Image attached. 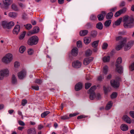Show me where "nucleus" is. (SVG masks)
<instances>
[{
	"instance_id": "aec40b11",
	"label": "nucleus",
	"mask_w": 134,
	"mask_h": 134,
	"mask_svg": "<svg viewBox=\"0 0 134 134\" xmlns=\"http://www.w3.org/2000/svg\"><path fill=\"white\" fill-rule=\"evenodd\" d=\"M124 120L127 123L130 124L131 123V120L130 118L127 115H125L123 117Z\"/></svg>"
},
{
	"instance_id": "9d476101",
	"label": "nucleus",
	"mask_w": 134,
	"mask_h": 134,
	"mask_svg": "<svg viewBox=\"0 0 134 134\" xmlns=\"http://www.w3.org/2000/svg\"><path fill=\"white\" fill-rule=\"evenodd\" d=\"M106 14V13L105 11H102L101 13L98 14L97 16L98 20L99 21L103 20L104 19V16H105Z\"/></svg>"
},
{
	"instance_id": "393cba45",
	"label": "nucleus",
	"mask_w": 134,
	"mask_h": 134,
	"mask_svg": "<svg viewBox=\"0 0 134 134\" xmlns=\"http://www.w3.org/2000/svg\"><path fill=\"white\" fill-rule=\"evenodd\" d=\"M103 25L100 22H99L96 24V27L99 29L102 30L103 29Z\"/></svg>"
},
{
	"instance_id": "7ed1b4c3",
	"label": "nucleus",
	"mask_w": 134,
	"mask_h": 134,
	"mask_svg": "<svg viewBox=\"0 0 134 134\" xmlns=\"http://www.w3.org/2000/svg\"><path fill=\"white\" fill-rule=\"evenodd\" d=\"M38 41V38L36 36L32 37L28 40L27 44L30 45H32L37 44Z\"/></svg>"
},
{
	"instance_id": "ddd939ff",
	"label": "nucleus",
	"mask_w": 134,
	"mask_h": 134,
	"mask_svg": "<svg viewBox=\"0 0 134 134\" xmlns=\"http://www.w3.org/2000/svg\"><path fill=\"white\" fill-rule=\"evenodd\" d=\"M10 0H5L3 2V4L2 6V8L6 9L8 8V6L10 4Z\"/></svg>"
},
{
	"instance_id": "a19ab883",
	"label": "nucleus",
	"mask_w": 134,
	"mask_h": 134,
	"mask_svg": "<svg viewBox=\"0 0 134 134\" xmlns=\"http://www.w3.org/2000/svg\"><path fill=\"white\" fill-rule=\"evenodd\" d=\"M26 49L25 47L24 46H22L20 47L19 49V51L21 53H23L25 51Z\"/></svg>"
},
{
	"instance_id": "5fc2aeb1",
	"label": "nucleus",
	"mask_w": 134,
	"mask_h": 134,
	"mask_svg": "<svg viewBox=\"0 0 134 134\" xmlns=\"http://www.w3.org/2000/svg\"><path fill=\"white\" fill-rule=\"evenodd\" d=\"M77 45L78 47H82V43L81 42L79 41L77 42Z\"/></svg>"
},
{
	"instance_id": "1a4fd4ad",
	"label": "nucleus",
	"mask_w": 134,
	"mask_h": 134,
	"mask_svg": "<svg viewBox=\"0 0 134 134\" xmlns=\"http://www.w3.org/2000/svg\"><path fill=\"white\" fill-rule=\"evenodd\" d=\"M126 11V8H124L120 10L119 11L115 13L114 15L115 17H117L120 15L125 13Z\"/></svg>"
},
{
	"instance_id": "c9c22d12",
	"label": "nucleus",
	"mask_w": 134,
	"mask_h": 134,
	"mask_svg": "<svg viewBox=\"0 0 134 134\" xmlns=\"http://www.w3.org/2000/svg\"><path fill=\"white\" fill-rule=\"evenodd\" d=\"M92 53V52L91 50L89 49L86 52L85 54L86 56H89L91 55Z\"/></svg>"
},
{
	"instance_id": "a18cd8bd",
	"label": "nucleus",
	"mask_w": 134,
	"mask_h": 134,
	"mask_svg": "<svg viewBox=\"0 0 134 134\" xmlns=\"http://www.w3.org/2000/svg\"><path fill=\"white\" fill-rule=\"evenodd\" d=\"M108 67L107 65H105L104 67L103 72L104 74H106L107 72Z\"/></svg>"
},
{
	"instance_id": "0eeeda50",
	"label": "nucleus",
	"mask_w": 134,
	"mask_h": 134,
	"mask_svg": "<svg viewBox=\"0 0 134 134\" xmlns=\"http://www.w3.org/2000/svg\"><path fill=\"white\" fill-rule=\"evenodd\" d=\"M40 30L39 27L37 26H35L33 29L32 30L29 31L27 33V35L29 36L35 34L38 32Z\"/></svg>"
},
{
	"instance_id": "6ab92c4d",
	"label": "nucleus",
	"mask_w": 134,
	"mask_h": 134,
	"mask_svg": "<svg viewBox=\"0 0 134 134\" xmlns=\"http://www.w3.org/2000/svg\"><path fill=\"white\" fill-rule=\"evenodd\" d=\"M78 49L76 48H73L71 51V54L74 56H76L78 54Z\"/></svg>"
},
{
	"instance_id": "f8f14e48",
	"label": "nucleus",
	"mask_w": 134,
	"mask_h": 134,
	"mask_svg": "<svg viewBox=\"0 0 134 134\" xmlns=\"http://www.w3.org/2000/svg\"><path fill=\"white\" fill-rule=\"evenodd\" d=\"M26 72L24 70L21 71L18 73V78L21 79H23L25 76Z\"/></svg>"
},
{
	"instance_id": "412c9836",
	"label": "nucleus",
	"mask_w": 134,
	"mask_h": 134,
	"mask_svg": "<svg viewBox=\"0 0 134 134\" xmlns=\"http://www.w3.org/2000/svg\"><path fill=\"white\" fill-rule=\"evenodd\" d=\"M28 134H36V132L35 129L34 128H31L27 131Z\"/></svg>"
},
{
	"instance_id": "2f4dec72",
	"label": "nucleus",
	"mask_w": 134,
	"mask_h": 134,
	"mask_svg": "<svg viewBox=\"0 0 134 134\" xmlns=\"http://www.w3.org/2000/svg\"><path fill=\"white\" fill-rule=\"evenodd\" d=\"M17 80L16 77L14 75H13L12 76V83L13 84H15L17 83Z\"/></svg>"
},
{
	"instance_id": "37998d69",
	"label": "nucleus",
	"mask_w": 134,
	"mask_h": 134,
	"mask_svg": "<svg viewBox=\"0 0 134 134\" xmlns=\"http://www.w3.org/2000/svg\"><path fill=\"white\" fill-rule=\"evenodd\" d=\"M85 88L86 89H88L91 85V83L87 82L85 83Z\"/></svg>"
},
{
	"instance_id": "864d4df0",
	"label": "nucleus",
	"mask_w": 134,
	"mask_h": 134,
	"mask_svg": "<svg viewBox=\"0 0 134 134\" xmlns=\"http://www.w3.org/2000/svg\"><path fill=\"white\" fill-rule=\"evenodd\" d=\"M60 118L62 120H65L69 119V118L68 116L65 115L60 117Z\"/></svg>"
},
{
	"instance_id": "c03bdc74",
	"label": "nucleus",
	"mask_w": 134,
	"mask_h": 134,
	"mask_svg": "<svg viewBox=\"0 0 134 134\" xmlns=\"http://www.w3.org/2000/svg\"><path fill=\"white\" fill-rule=\"evenodd\" d=\"M86 27L87 29H90L93 26L90 23H88L86 25Z\"/></svg>"
},
{
	"instance_id": "bb28decb",
	"label": "nucleus",
	"mask_w": 134,
	"mask_h": 134,
	"mask_svg": "<svg viewBox=\"0 0 134 134\" xmlns=\"http://www.w3.org/2000/svg\"><path fill=\"white\" fill-rule=\"evenodd\" d=\"M14 25V23L13 21H11L8 23L7 28L8 29H11Z\"/></svg>"
},
{
	"instance_id": "a211bd4d",
	"label": "nucleus",
	"mask_w": 134,
	"mask_h": 134,
	"mask_svg": "<svg viewBox=\"0 0 134 134\" xmlns=\"http://www.w3.org/2000/svg\"><path fill=\"white\" fill-rule=\"evenodd\" d=\"M88 31L87 30H82L80 31L79 32L80 36H85L87 34Z\"/></svg>"
},
{
	"instance_id": "f257e3e1",
	"label": "nucleus",
	"mask_w": 134,
	"mask_h": 134,
	"mask_svg": "<svg viewBox=\"0 0 134 134\" xmlns=\"http://www.w3.org/2000/svg\"><path fill=\"white\" fill-rule=\"evenodd\" d=\"M134 19L132 16H126L123 19V21L124 22V26L125 28L132 27L134 26Z\"/></svg>"
},
{
	"instance_id": "ea45409f",
	"label": "nucleus",
	"mask_w": 134,
	"mask_h": 134,
	"mask_svg": "<svg viewBox=\"0 0 134 134\" xmlns=\"http://www.w3.org/2000/svg\"><path fill=\"white\" fill-rule=\"evenodd\" d=\"M122 20V18L121 17L119 18L115 22V25H119L121 23V21Z\"/></svg>"
},
{
	"instance_id": "8fccbe9b",
	"label": "nucleus",
	"mask_w": 134,
	"mask_h": 134,
	"mask_svg": "<svg viewBox=\"0 0 134 134\" xmlns=\"http://www.w3.org/2000/svg\"><path fill=\"white\" fill-rule=\"evenodd\" d=\"M36 83H37L38 85H41L42 83V81L41 80L39 79H36L35 81Z\"/></svg>"
},
{
	"instance_id": "7c9ffc66",
	"label": "nucleus",
	"mask_w": 134,
	"mask_h": 134,
	"mask_svg": "<svg viewBox=\"0 0 134 134\" xmlns=\"http://www.w3.org/2000/svg\"><path fill=\"white\" fill-rule=\"evenodd\" d=\"M91 39L89 38L85 37L84 39V43L86 44H88L90 42Z\"/></svg>"
},
{
	"instance_id": "f704fd0d",
	"label": "nucleus",
	"mask_w": 134,
	"mask_h": 134,
	"mask_svg": "<svg viewBox=\"0 0 134 134\" xmlns=\"http://www.w3.org/2000/svg\"><path fill=\"white\" fill-rule=\"evenodd\" d=\"M90 94V98L91 100H93L96 97L95 93H88Z\"/></svg>"
},
{
	"instance_id": "2eb2a0df",
	"label": "nucleus",
	"mask_w": 134,
	"mask_h": 134,
	"mask_svg": "<svg viewBox=\"0 0 134 134\" xmlns=\"http://www.w3.org/2000/svg\"><path fill=\"white\" fill-rule=\"evenodd\" d=\"M20 28L19 25H15L13 31L14 34L17 35L19 32Z\"/></svg>"
},
{
	"instance_id": "72a5a7b5",
	"label": "nucleus",
	"mask_w": 134,
	"mask_h": 134,
	"mask_svg": "<svg viewBox=\"0 0 134 134\" xmlns=\"http://www.w3.org/2000/svg\"><path fill=\"white\" fill-rule=\"evenodd\" d=\"M113 14L111 12H110L108 13L106 15V18L107 19H110L111 18L113 15Z\"/></svg>"
},
{
	"instance_id": "dca6fc26",
	"label": "nucleus",
	"mask_w": 134,
	"mask_h": 134,
	"mask_svg": "<svg viewBox=\"0 0 134 134\" xmlns=\"http://www.w3.org/2000/svg\"><path fill=\"white\" fill-rule=\"evenodd\" d=\"M116 70L118 73L121 74L122 73L123 70L122 66L121 65H115Z\"/></svg>"
},
{
	"instance_id": "b1692460",
	"label": "nucleus",
	"mask_w": 134,
	"mask_h": 134,
	"mask_svg": "<svg viewBox=\"0 0 134 134\" xmlns=\"http://www.w3.org/2000/svg\"><path fill=\"white\" fill-rule=\"evenodd\" d=\"M96 88V87L95 86H92L90 88L89 90L88 91V93H95L94 91Z\"/></svg>"
},
{
	"instance_id": "473e14b6",
	"label": "nucleus",
	"mask_w": 134,
	"mask_h": 134,
	"mask_svg": "<svg viewBox=\"0 0 134 134\" xmlns=\"http://www.w3.org/2000/svg\"><path fill=\"white\" fill-rule=\"evenodd\" d=\"M97 34V31L95 30H92L91 32V36L93 37H96Z\"/></svg>"
},
{
	"instance_id": "4468645a",
	"label": "nucleus",
	"mask_w": 134,
	"mask_h": 134,
	"mask_svg": "<svg viewBox=\"0 0 134 134\" xmlns=\"http://www.w3.org/2000/svg\"><path fill=\"white\" fill-rule=\"evenodd\" d=\"M93 58L92 57L86 58L83 60V64L85 65H87L91 62L93 60Z\"/></svg>"
},
{
	"instance_id": "69168bd1",
	"label": "nucleus",
	"mask_w": 134,
	"mask_h": 134,
	"mask_svg": "<svg viewBox=\"0 0 134 134\" xmlns=\"http://www.w3.org/2000/svg\"><path fill=\"white\" fill-rule=\"evenodd\" d=\"M129 114L130 116L133 118H134V111H131L130 112Z\"/></svg>"
},
{
	"instance_id": "f3484780",
	"label": "nucleus",
	"mask_w": 134,
	"mask_h": 134,
	"mask_svg": "<svg viewBox=\"0 0 134 134\" xmlns=\"http://www.w3.org/2000/svg\"><path fill=\"white\" fill-rule=\"evenodd\" d=\"M82 84L81 83L79 82L75 85V90L76 91H79L82 89Z\"/></svg>"
},
{
	"instance_id": "e2e57ef3",
	"label": "nucleus",
	"mask_w": 134,
	"mask_h": 134,
	"mask_svg": "<svg viewBox=\"0 0 134 134\" xmlns=\"http://www.w3.org/2000/svg\"><path fill=\"white\" fill-rule=\"evenodd\" d=\"M32 89L36 90H39V87L38 86H32Z\"/></svg>"
},
{
	"instance_id": "603ef678",
	"label": "nucleus",
	"mask_w": 134,
	"mask_h": 134,
	"mask_svg": "<svg viewBox=\"0 0 134 134\" xmlns=\"http://www.w3.org/2000/svg\"><path fill=\"white\" fill-rule=\"evenodd\" d=\"M117 94L116 92H113L111 95V98H115L117 97Z\"/></svg>"
},
{
	"instance_id": "774afa93",
	"label": "nucleus",
	"mask_w": 134,
	"mask_h": 134,
	"mask_svg": "<svg viewBox=\"0 0 134 134\" xmlns=\"http://www.w3.org/2000/svg\"><path fill=\"white\" fill-rule=\"evenodd\" d=\"M19 4L20 7L22 9H24L25 7V5L21 3H19Z\"/></svg>"
},
{
	"instance_id": "13d9d810",
	"label": "nucleus",
	"mask_w": 134,
	"mask_h": 134,
	"mask_svg": "<svg viewBox=\"0 0 134 134\" xmlns=\"http://www.w3.org/2000/svg\"><path fill=\"white\" fill-rule=\"evenodd\" d=\"M108 46V44L107 43H104L103 44L102 48L103 49H105Z\"/></svg>"
},
{
	"instance_id": "a878e982",
	"label": "nucleus",
	"mask_w": 134,
	"mask_h": 134,
	"mask_svg": "<svg viewBox=\"0 0 134 134\" xmlns=\"http://www.w3.org/2000/svg\"><path fill=\"white\" fill-rule=\"evenodd\" d=\"M113 103L111 101L109 102L106 105L105 109L106 110H108L112 107Z\"/></svg>"
},
{
	"instance_id": "6e6d98bb",
	"label": "nucleus",
	"mask_w": 134,
	"mask_h": 134,
	"mask_svg": "<svg viewBox=\"0 0 134 134\" xmlns=\"http://www.w3.org/2000/svg\"><path fill=\"white\" fill-rule=\"evenodd\" d=\"M27 101L26 99H23L21 102V104L23 106H24L27 103Z\"/></svg>"
},
{
	"instance_id": "680f3d73",
	"label": "nucleus",
	"mask_w": 134,
	"mask_h": 134,
	"mask_svg": "<svg viewBox=\"0 0 134 134\" xmlns=\"http://www.w3.org/2000/svg\"><path fill=\"white\" fill-rule=\"evenodd\" d=\"M79 113H75L73 114H69V116L70 117H72L73 116H74L77 115L79 114Z\"/></svg>"
},
{
	"instance_id": "f03ea898",
	"label": "nucleus",
	"mask_w": 134,
	"mask_h": 134,
	"mask_svg": "<svg viewBox=\"0 0 134 134\" xmlns=\"http://www.w3.org/2000/svg\"><path fill=\"white\" fill-rule=\"evenodd\" d=\"M127 38L126 37L122 38L121 36L116 37V40L117 41L120 40L119 42V44L116 47V49L117 51L119 50L122 48L126 43Z\"/></svg>"
},
{
	"instance_id": "cd10ccee",
	"label": "nucleus",
	"mask_w": 134,
	"mask_h": 134,
	"mask_svg": "<svg viewBox=\"0 0 134 134\" xmlns=\"http://www.w3.org/2000/svg\"><path fill=\"white\" fill-rule=\"evenodd\" d=\"M11 8L13 10L15 11H18L19 10L17 5L13 3L12 4Z\"/></svg>"
},
{
	"instance_id": "0e129e2a",
	"label": "nucleus",
	"mask_w": 134,
	"mask_h": 134,
	"mask_svg": "<svg viewBox=\"0 0 134 134\" xmlns=\"http://www.w3.org/2000/svg\"><path fill=\"white\" fill-rule=\"evenodd\" d=\"M19 66V63L18 62H16L14 63V66L15 68H18Z\"/></svg>"
},
{
	"instance_id": "3c124183",
	"label": "nucleus",
	"mask_w": 134,
	"mask_h": 134,
	"mask_svg": "<svg viewBox=\"0 0 134 134\" xmlns=\"http://www.w3.org/2000/svg\"><path fill=\"white\" fill-rule=\"evenodd\" d=\"M129 69L131 71H133L134 70V62L132 63L129 66Z\"/></svg>"
},
{
	"instance_id": "79ce46f5",
	"label": "nucleus",
	"mask_w": 134,
	"mask_h": 134,
	"mask_svg": "<svg viewBox=\"0 0 134 134\" xmlns=\"http://www.w3.org/2000/svg\"><path fill=\"white\" fill-rule=\"evenodd\" d=\"M8 23L5 21H3L2 23V25L3 28H7Z\"/></svg>"
},
{
	"instance_id": "6e6552de",
	"label": "nucleus",
	"mask_w": 134,
	"mask_h": 134,
	"mask_svg": "<svg viewBox=\"0 0 134 134\" xmlns=\"http://www.w3.org/2000/svg\"><path fill=\"white\" fill-rule=\"evenodd\" d=\"M72 66L75 68H78L81 67V63L79 60H76L73 62Z\"/></svg>"
},
{
	"instance_id": "338daca9",
	"label": "nucleus",
	"mask_w": 134,
	"mask_h": 134,
	"mask_svg": "<svg viewBox=\"0 0 134 134\" xmlns=\"http://www.w3.org/2000/svg\"><path fill=\"white\" fill-rule=\"evenodd\" d=\"M96 98L97 99H99L101 98V96L98 93L96 94Z\"/></svg>"
},
{
	"instance_id": "4d7b16f0",
	"label": "nucleus",
	"mask_w": 134,
	"mask_h": 134,
	"mask_svg": "<svg viewBox=\"0 0 134 134\" xmlns=\"http://www.w3.org/2000/svg\"><path fill=\"white\" fill-rule=\"evenodd\" d=\"M97 18L96 16L94 15H92L90 17V19L91 20L94 21Z\"/></svg>"
},
{
	"instance_id": "20e7f679",
	"label": "nucleus",
	"mask_w": 134,
	"mask_h": 134,
	"mask_svg": "<svg viewBox=\"0 0 134 134\" xmlns=\"http://www.w3.org/2000/svg\"><path fill=\"white\" fill-rule=\"evenodd\" d=\"M12 55L10 53L7 54L2 59V62L6 64L10 62L12 59Z\"/></svg>"
},
{
	"instance_id": "4c0bfd02",
	"label": "nucleus",
	"mask_w": 134,
	"mask_h": 134,
	"mask_svg": "<svg viewBox=\"0 0 134 134\" xmlns=\"http://www.w3.org/2000/svg\"><path fill=\"white\" fill-rule=\"evenodd\" d=\"M99 42L98 40L94 41L92 44V46L94 48L96 47L98 45Z\"/></svg>"
},
{
	"instance_id": "9b49d317",
	"label": "nucleus",
	"mask_w": 134,
	"mask_h": 134,
	"mask_svg": "<svg viewBox=\"0 0 134 134\" xmlns=\"http://www.w3.org/2000/svg\"><path fill=\"white\" fill-rule=\"evenodd\" d=\"M110 83L111 86L114 88H116L119 86V82L115 80H111Z\"/></svg>"
},
{
	"instance_id": "c85d7f7f",
	"label": "nucleus",
	"mask_w": 134,
	"mask_h": 134,
	"mask_svg": "<svg viewBox=\"0 0 134 134\" xmlns=\"http://www.w3.org/2000/svg\"><path fill=\"white\" fill-rule=\"evenodd\" d=\"M122 61L121 58V57H119L116 60L115 65H120V64L121 63Z\"/></svg>"
},
{
	"instance_id": "e433bc0d",
	"label": "nucleus",
	"mask_w": 134,
	"mask_h": 134,
	"mask_svg": "<svg viewBox=\"0 0 134 134\" xmlns=\"http://www.w3.org/2000/svg\"><path fill=\"white\" fill-rule=\"evenodd\" d=\"M110 59V57L109 56H105L103 58V61L104 62H108Z\"/></svg>"
},
{
	"instance_id": "4be33fe9",
	"label": "nucleus",
	"mask_w": 134,
	"mask_h": 134,
	"mask_svg": "<svg viewBox=\"0 0 134 134\" xmlns=\"http://www.w3.org/2000/svg\"><path fill=\"white\" fill-rule=\"evenodd\" d=\"M120 128L123 131H126L128 130V126L126 124H122L121 125L120 127Z\"/></svg>"
},
{
	"instance_id": "c756f323",
	"label": "nucleus",
	"mask_w": 134,
	"mask_h": 134,
	"mask_svg": "<svg viewBox=\"0 0 134 134\" xmlns=\"http://www.w3.org/2000/svg\"><path fill=\"white\" fill-rule=\"evenodd\" d=\"M111 20H109L106 21L104 23V26L107 27H108L110 25L111 23Z\"/></svg>"
},
{
	"instance_id": "423d86ee",
	"label": "nucleus",
	"mask_w": 134,
	"mask_h": 134,
	"mask_svg": "<svg viewBox=\"0 0 134 134\" xmlns=\"http://www.w3.org/2000/svg\"><path fill=\"white\" fill-rule=\"evenodd\" d=\"M134 44V41H131L128 42L125 46L124 48L125 51H126L130 49Z\"/></svg>"
},
{
	"instance_id": "bf43d9fd",
	"label": "nucleus",
	"mask_w": 134,
	"mask_h": 134,
	"mask_svg": "<svg viewBox=\"0 0 134 134\" xmlns=\"http://www.w3.org/2000/svg\"><path fill=\"white\" fill-rule=\"evenodd\" d=\"M18 123L20 125L22 126H24L25 125V123L21 120H19L18 121Z\"/></svg>"
},
{
	"instance_id": "58836bf2",
	"label": "nucleus",
	"mask_w": 134,
	"mask_h": 134,
	"mask_svg": "<svg viewBox=\"0 0 134 134\" xmlns=\"http://www.w3.org/2000/svg\"><path fill=\"white\" fill-rule=\"evenodd\" d=\"M50 113L49 111H46L42 113L41 114L42 118H44Z\"/></svg>"
},
{
	"instance_id": "052dcab7",
	"label": "nucleus",
	"mask_w": 134,
	"mask_h": 134,
	"mask_svg": "<svg viewBox=\"0 0 134 134\" xmlns=\"http://www.w3.org/2000/svg\"><path fill=\"white\" fill-rule=\"evenodd\" d=\"M87 116L83 115H81L80 116H78L77 117V119H82L83 118H86Z\"/></svg>"
},
{
	"instance_id": "de8ad7c7",
	"label": "nucleus",
	"mask_w": 134,
	"mask_h": 134,
	"mask_svg": "<svg viewBox=\"0 0 134 134\" xmlns=\"http://www.w3.org/2000/svg\"><path fill=\"white\" fill-rule=\"evenodd\" d=\"M26 33V32L24 31L20 35L19 37V38L20 40H22L24 37Z\"/></svg>"
},
{
	"instance_id": "39448f33",
	"label": "nucleus",
	"mask_w": 134,
	"mask_h": 134,
	"mask_svg": "<svg viewBox=\"0 0 134 134\" xmlns=\"http://www.w3.org/2000/svg\"><path fill=\"white\" fill-rule=\"evenodd\" d=\"M9 71L8 69H5L0 71V79L2 80L4 77L7 76L9 75Z\"/></svg>"
},
{
	"instance_id": "09e8293b",
	"label": "nucleus",
	"mask_w": 134,
	"mask_h": 134,
	"mask_svg": "<svg viewBox=\"0 0 134 134\" xmlns=\"http://www.w3.org/2000/svg\"><path fill=\"white\" fill-rule=\"evenodd\" d=\"M27 52L29 55H31L34 53V51L32 49L30 48L28 49Z\"/></svg>"
},
{
	"instance_id": "5701e85b",
	"label": "nucleus",
	"mask_w": 134,
	"mask_h": 134,
	"mask_svg": "<svg viewBox=\"0 0 134 134\" xmlns=\"http://www.w3.org/2000/svg\"><path fill=\"white\" fill-rule=\"evenodd\" d=\"M17 15V14L16 13L14 12H10L8 14L9 16L12 18L16 17Z\"/></svg>"
},
{
	"instance_id": "49530a36",
	"label": "nucleus",
	"mask_w": 134,
	"mask_h": 134,
	"mask_svg": "<svg viewBox=\"0 0 134 134\" xmlns=\"http://www.w3.org/2000/svg\"><path fill=\"white\" fill-rule=\"evenodd\" d=\"M24 26H25L26 28L28 30H30L32 27L31 25L30 24H27L26 25H24Z\"/></svg>"
}]
</instances>
